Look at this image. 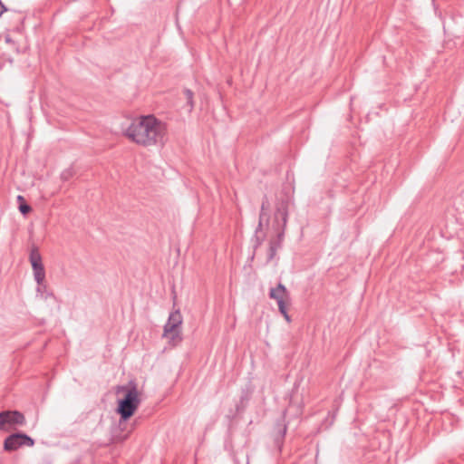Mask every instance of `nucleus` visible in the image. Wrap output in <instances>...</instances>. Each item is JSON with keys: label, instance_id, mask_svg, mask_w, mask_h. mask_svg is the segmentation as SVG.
<instances>
[{"label": "nucleus", "instance_id": "nucleus-3", "mask_svg": "<svg viewBox=\"0 0 464 464\" xmlns=\"http://www.w3.org/2000/svg\"><path fill=\"white\" fill-rule=\"evenodd\" d=\"M182 314L179 309H177L169 314L168 321L164 325L163 337L168 338L169 343L172 345H177L182 341Z\"/></svg>", "mask_w": 464, "mask_h": 464}, {"label": "nucleus", "instance_id": "nucleus-13", "mask_svg": "<svg viewBox=\"0 0 464 464\" xmlns=\"http://www.w3.org/2000/svg\"><path fill=\"white\" fill-rule=\"evenodd\" d=\"M276 427L279 437L283 438L286 432V425L285 423H278Z\"/></svg>", "mask_w": 464, "mask_h": 464}, {"label": "nucleus", "instance_id": "nucleus-2", "mask_svg": "<svg viewBox=\"0 0 464 464\" xmlns=\"http://www.w3.org/2000/svg\"><path fill=\"white\" fill-rule=\"evenodd\" d=\"M116 394L123 397L118 400L117 413L120 415V422L128 420L137 411L140 404V392L137 384L130 381L126 385H118Z\"/></svg>", "mask_w": 464, "mask_h": 464}, {"label": "nucleus", "instance_id": "nucleus-1", "mask_svg": "<svg viewBox=\"0 0 464 464\" xmlns=\"http://www.w3.org/2000/svg\"><path fill=\"white\" fill-rule=\"evenodd\" d=\"M164 124L153 115L140 116L132 121L125 130V135L142 146L162 143L165 136Z\"/></svg>", "mask_w": 464, "mask_h": 464}, {"label": "nucleus", "instance_id": "nucleus-7", "mask_svg": "<svg viewBox=\"0 0 464 464\" xmlns=\"http://www.w3.org/2000/svg\"><path fill=\"white\" fill-rule=\"evenodd\" d=\"M25 418L18 411H4L0 412V430H8L7 425H24Z\"/></svg>", "mask_w": 464, "mask_h": 464}, {"label": "nucleus", "instance_id": "nucleus-18", "mask_svg": "<svg viewBox=\"0 0 464 464\" xmlns=\"http://www.w3.org/2000/svg\"><path fill=\"white\" fill-rule=\"evenodd\" d=\"M17 201L20 202V204L24 203V198L23 196L18 195L17 196Z\"/></svg>", "mask_w": 464, "mask_h": 464}, {"label": "nucleus", "instance_id": "nucleus-17", "mask_svg": "<svg viewBox=\"0 0 464 464\" xmlns=\"http://www.w3.org/2000/svg\"><path fill=\"white\" fill-rule=\"evenodd\" d=\"M279 312H280V314H281L282 315H284V314H287L286 306H285V307H283V308L279 309Z\"/></svg>", "mask_w": 464, "mask_h": 464}, {"label": "nucleus", "instance_id": "nucleus-4", "mask_svg": "<svg viewBox=\"0 0 464 464\" xmlns=\"http://www.w3.org/2000/svg\"><path fill=\"white\" fill-rule=\"evenodd\" d=\"M288 218V210H287V205L285 202L280 203L276 210L275 213V221L277 223V226L279 227V222L282 221V228L280 231L277 232V235L276 237L272 238L269 243V246H276V250L277 251L283 242L284 234H285V227L286 226Z\"/></svg>", "mask_w": 464, "mask_h": 464}, {"label": "nucleus", "instance_id": "nucleus-16", "mask_svg": "<svg viewBox=\"0 0 464 464\" xmlns=\"http://www.w3.org/2000/svg\"><path fill=\"white\" fill-rule=\"evenodd\" d=\"M288 299H280V300H277L276 303H277V305H278V310L286 306V304H285V301H287Z\"/></svg>", "mask_w": 464, "mask_h": 464}, {"label": "nucleus", "instance_id": "nucleus-9", "mask_svg": "<svg viewBox=\"0 0 464 464\" xmlns=\"http://www.w3.org/2000/svg\"><path fill=\"white\" fill-rule=\"evenodd\" d=\"M269 297L276 301L280 299H289V293L285 286L279 283L276 288L270 289Z\"/></svg>", "mask_w": 464, "mask_h": 464}, {"label": "nucleus", "instance_id": "nucleus-6", "mask_svg": "<svg viewBox=\"0 0 464 464\" xmlns=\"http://www.w3.org/2000/svg\"><path fill=\"white\" fill-rule=\"evenodd\" d=\"M34 444V440L24 433H14L9 435L4 442V449L6 451H13L22 446L32 447Z\"/></svg>", "mask_w": 464, "mask_h": 464}, {"label": "nucleus", "instance_id": "nucleus-8", "mask_svg": "<svg viewBox=\"0 0 464 464\" xmlns=\"http://www.w3.org/2000/svg\"><path fill=\"white\" fill-rule=\"evenodd\" d=\"M267 209H268V201H267V199L266 198L263 200L262 205H261V211H260V215H259V222H258V226H257V227L256 229V246H259L262 243V241H263V237L260 238L258 237V233L262 229L263 219L265 218H268V216L266 213V210H267Z\"/></svg>", "mask_w": 464, "mask_h": 464}, {"label": "nucleus", "instance_id": "nucleus-11", "mask_svg": "<svg viewBox=\"0 0 464 464\" xmlns=\"http://www.w3.org/2000/svg\"><path fill=\"white\" fill-rule=\"evenodd\" d=\"M36 292L39 293L44 299H47L48 296L53 295L51 293L47 292V285L44 281L41 284H37Z\"/></svg>", "mask_w": 464, "mask_h": 464}, {"label": "nucleus", "instance_id": "nucleus-10", "mask_svg": "<svg viewBox=\"0 0 464 464\" xmlns=\"http://www.w3.org/2000/svg\"><path fill=\"white\" fill-rule=\"evenodd\" d=\"M184 96H185V99L187 101V104L188 106V111H191L194 108V100H193V97H194V94H193V92L190 91L189 89H185L184 92Z\"/></svg>", "mask_w": 464, "mask_h": 464}, {"label": "nucleus", "instance_id": "nucleus-19", "mask_svg": "<svg viewBox=\"0 0 464 464\" xmlns=\"http://www.w3.org/2000/svg\"><path fill=\"white\" fill-rule=\"evenodd\" d=\"M283 316H284V318H285L288 323H289V322H291V318H290V316H289L288 313H287V314H284Z\"/></svg>", "mask_w": 464, "mask_h": 464}, {"label": "nucleus", "instance_id": "nucleus-12", "mask_svg": "<svg viewBox=\"0 0 464 464\" xmlns=\"http://www.w3.org/2000/svg\"><path fill=\"white\" fill-rule=\"evenodd\" d=\"M19 210L23 215H27L29 212H31L32 208L30 205L24 202L19 205Z\"/></svg>", "mask_w": 464, "mask_h": 464}, {"label": "nucleus", "instance_id": "nucleus-5", "mask_svg": "<svg viewBox=\"0 0 464 464\" xmlns=\"http://www.w3.org/2000/svg\"><path fill=\"white\" fill-rule=\"evenodd\" d=\"M29 261L32 266L34 278L36 284L45 280V269L43 264L42 256L37 246H34L29 254Z\"/></svg>", "mask_w": 464, "mask_h": 464}, {"label": "nucleus", "instance_id": "nucleus-14", "mask_svg": "<svg viewBox=\"0 0 464 464\" xmlns=\"http://www.w3.org/2000/svg\"><path fill=\"white\" fill-rule=\"evenodd\" d=\"M276 246H269L268 254H267V261H271L276 255Z\"/></svg>", "mask_w": 464, "mask_h": 464}, {"label": "nucleus", "instance_id": "nucleus-15", "mask_svg": "<svg viewBox=\"0 0 464 464\" xmlns=\"http://www.w3.org/2000/svg\"><path fill=\"white\" fill-rule=\"evenodd\" d=\"M72 175V172L71 169H65L64 171H63L62 173V179H64V180H67L69 179Z\"/></svg>", "mask_w": 464, "mask_h": 464}]
</instances>
